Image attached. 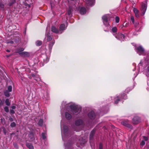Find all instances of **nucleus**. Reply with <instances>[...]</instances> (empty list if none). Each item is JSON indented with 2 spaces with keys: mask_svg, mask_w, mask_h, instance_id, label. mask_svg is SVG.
I'll return each mask as SVG.
<instances>
[{
  "mask_svg": "<svg viewBox=\"0 0 149 149\" xmlns=\"http://www.w3.org/2000/svg\"><path fill=\"white\" fill-rule=\"evenodd\" d=\"M70 107L71 109L72 113L74 115L77 114V113L80 112L81 110V108L80 107L74 104L70 105Z\"/></svg>",
  "mask_w": 149,
  "mask_h": 149,
  "instance_id": "f257e3e1",
  "label": "nucleus"
},
{
  "mask_svg": "<svg viewBox=\"0 0 149 149\" xmlns=\"http://www.w3.org/2000/svg\"><path fill=\"white\" fill-rule=\"evenodd\" d=\"M109 17V15H106L102 17V19L103 20V23L106 26L109 25L108 22V19Z\"/></svg>",
  "mask_w": 149,
  "mask_h": 149,
  "instance_id": "f03ea898",
  "label": "nucleus"
},
{
  "mask_svg": "<svg viewBox=\"0 0 149 149\" xmlns=\"http://www.w3.org/2000/svg\"><path fill=\"white\" fill-rule=\"evenodd\" d=\"M120 97H121V99H126L127 96L126 94H123V95H120V96H117L116 97L115 99V104H117L118 103V101L120 100L119 98Z\"/></svg>",
  "mask_w": 149,
  "mask_h": 149,
  "instance_id": "7ed1b4c3",
  "label": "nucleus"
},
{
  "mask_svg": "<svg viewBox=\"0 0 149 149\" xmlns=\"http://www.w3.org/2000/svg\"><path fill=\"white\" fill-rule=\"evenodd\" d=\"M137 53L139 55H143L145 51L144 49L141 46H139L137 48Z\"/></svg>",
  "mask_w": 149,
  "mask_h": 149,
  "instance_id": "20e7f679",
  "label": "nucleus"
},
{
  "mask_svg": "<svg viewBox=\"0 0 149 149\" xmlns=\"http://www.w3.org/2000/svg\"><path fill=\"white\" fill-rule=\"evenodd\" d=\"M67 130L68 127L67 126L65 125L61 126V134L63 139V134H65V133L66 132Z\"/></svg>",
  "mask_w": 149,
  "mask_h": 149,
  "instance_id": "39448f33",
  "label": "nucleus"
},
{
  "mask_svg": "<svg viewBox=\"0 0 149 149\" xmlns=\"http://www.w3.org/2000/svg\"><path fill=\"white\" fill-rule=\"evenodd\" d=\"M147 9V5L146 4H143L141 6V11L142 12V15H144Z\"/></svg>",
  "mask_w": 149,
  "mask_h": 149,
  "instance_id": "423d86ee",
  "label": "nucleus"
},
{
  "mask_svg": "<svg viewBox=\"0 0 149 149\" xmlns=\"http://www.w3.org/2000/svg\"><path fill=\"white\" fill-rule=\"evenodd\" d=\"M121 124L129 128H131L132 127V126L129 124L127 121H124L121 122Z\"/></svg>",
  "mask_w": 149,
  "mask_h": 149,
  "instance_id": "0eeeda50",
  "label": "nucleus"
},
{
  "mask_svg": "<svg viewBox=\"0 0 149 149\" xmlns=\"http://www.w3.org/2000/svg\"><path fill=\"white\" fill-rule=\"evenodd\" d=\"M66 28L64 24H61L59 27V33H61Z\"/></svg>",
  "mask_w": 149,
  "mask_h": 149,
  "instance_id": "6e6552de",
  "label": "nucleus"
},
{
  "mask_svg": "<svg viewBox=\"0 0 149 149\" xmlns=\"http://www.w3.org/2000/svg\"><path fill=\"white\" fill-rule=\"evenodd\" d=\"M85 1L87 5L92 6L94 4L95 1L94 0H85Z\"/></svg>",
  "mask_w": 149,
  "mask_h": 149,
  "instance_id": "1a4fd4ad",
  "label": "nucleus"
},
{
  "mask_svg": "<svg viewBox=\"0 0 149 149\" xmlns=\"http://www.w3.org/2000/svg\"><path fill=\"white\" fill-rule=\"evenodd\" d=\"M88 116L91 119H93L95 117V114L93 111H91L88 114Z\"/></svg>",
  "mask_w": 149,
  "mask_h": 149,
  "instance_id": "9d476101",
  "label": "nucleus"
},
{
  "mask_svg": "<svg viewBox=\"0 0 149 149\" xmlns=\"http://www.w3.org/2000/svg\"><path fill=\"white\" fill-rule=\"evenodd\" d=\"M115 37L118 39L121 40L125 38V36L121 33H118L117 34V36H115Z\"/></svg>",
  "mask_w": 149,
  "mask_h": 149,
  "instance_id": "9b49d317",
  "label": "nucleus"
},
{
  "mask_svg": "<svg viewBox=\"0 0 149 149\" xmlns=\"http://www.w3.org/2000/svg\"><path fill=\"white\" fill-rule=\"evenodd\" d=\"M133 123L137 124L139 122V118L137 117H134L132 121Z\"/></svg>",
  "mask_w": 149,
  "mask_h": 149,
  "instance_id": "f8f14e48",
  "label": "nucleus"
},
{
  "mask_svg": "<svg viewBox=\"0 0 149 149\" xmlns=\"http://www.w3.org/2000/svg\"><path fill=\"white\" fill-rule=\"evenodd\" d=\"M51 30L52 32H53L54 33H59V31L58 30V29H56V28L54 26H52V27L51 28Z\"/></svg>",
  "mask_w": 149,
  "mask_h": 149,
  "instance_id": "ddd939ff",
  "label": "nucleus"
},
{
  "mask_svg": "<svg viewBox=\"0 0 149 149\" xmlns=\"http://www.w3.org/2000/svg\"><path fill=\"white\" fill-rule=\"evenodd\" d=\"M80 12L81 14H84L86 12V10L84 7H81L80 8Z\"/></svg>",
  "mask_w": 149,
  "mask_h": 149,
  "instance_id": "4468645a",
  "label": "nucleus"
},
{
  "mask_svg": "<svg viewBox=\"0 0 149 149\" xmlns=\"http://www.w3.org/2000/svg\"><path fill=\"white\" fill-rule=\"evenodd\" d=\"M83 123V121L81 120H79L75 122V125L77 126H79L81 125Z\"/></svg>",
  "mask_w": 149,
  "mask_h": 149,
  "instance_id": "2eb2a0df",
  "label": "nucleus"
},
{
  "mask_svg": "<svg viewBox=\"0 0 149 149\" xmlns=\"http://www.w3.org/2000/svg\"><path fill=\"white\" fill-rule=\"evenodd\" d=\"M19 55L22 56H29V54L26 52H23L19 53Z\"/></svg>",
  "mask_w": 149,
  "mask_h": 149,
  "instance_id": "dca6fc26",
  "label": "nucleus"
},
{
  "mask_svg": "<svg viewBox=\"0 0 149 149\" xmlns=\"http://www.w3.org/2000/svg\"><path fill=\"white\" fill-rule=\"evenodd\" d=\"M95 133V131L94 130H93L90 133V141L92 139V138L94 136V135Z\"/></svg>",
  "mask_w": 149,
  "mask_h": 149,
  "instance_id": "f3484780",
  "label": "nucleus"
},
{
  "mask_svg": "<svg viewBox=\"0 0 149 149\" xmlns=\"http://www.w3.org/2000/svg\"><path fill=\"white\" fill-rule=\"evenodd\" d=\"M49 34H47L46 33L45 34V38H47V40L48 41H50L52 39V38L50 36Z\"/></svg>",
  "mask_w": 149,
  "mask_h": 149,
  "instance_id": "a211bd4d",
  "label": "nucleus"
},
{
  "mask_svg": "<svg viewBox=\"0 0 149 149\" xmlns=\"http://www.w3.org/2000/svg\"><path fill=\"white\" fill-rule=\"evenodd\" d=\"M65 116L66 118L68 120L70 119L71 118V116L69 113L66 112L65 113Z\"/></svg>",
  "mask_w": 149,
  "mask_h": 149,
  "instance_id": "6ab92c4d",
  "label": "nucleus"
},
{
  "mask_svg": "<svg viewBox=\"0 0 149 149\" xmlns=\"http://www.w3.org/2000/svg\"><path fill=\"white\" fill-rule=\"evenodd\" d=\"M145 74L147 77H149V66L146 70Z\"/></svg>",
  "mask_w": 149,
  "mask_h": 149,
  "instance_id": "aec40b11",
  "label": "nucleus"
},
{
  "mask_svg": "<svg viewBox=\"0 0 149 149\" xmlns=\"http://www.w3.org/2000/svg\"><path fill=\"white\" fill-rule=\"evenodd\" d=\"M26 146L29 149H34V148L31 144L27 143H26Z\"/></svg>",
  "mask_w": 149,
  "mask_h": 149,
  "instance_id": "412c9836",
  "label": "nucleus"
},
{
  "mask_svg": "<svg viewBox=\"0 0 149 149\" xmlns=\"http://www.w3.org/2000/svg\"><path fill=\"white\" fill-rule=\"evenodd\" d=\"M54 43V41H52V42H50L49 44V48L50 50H51L52 49V46Z\"/></svg>",
  "mask_w": 149,
  "mask_h": 149,
  "instance_id": "4be33fe9",
  "label": "nucleus"
},
{
  "mask_svg": "<svg viewBox=\"0 0 149 149\" xmlns=\"http://www.w3.org/2000/svg\"><path fill=\"white\" fill-rule=\"evenodd\" d=\"M43 123V121L42 120L40 119L39 121V122H38V125L40 126H41L42 125Z\"/></svg>",
  "mask_w": 149,
  "mask_h": 149,
  "instance_id": "5701e85b",
  "label": "nucleus"
},
{
  "mask_svg": "<svg viewBox=\"0 0 149 149\" xmlns=\"http://www.w3.org/2000/svg\"><path fill=\"white\" fill-rule=\"evenodd\" d=\"M36 45L38 46H40L42 44V42L39 40H38L36 41Z\"/></svg>",
  "mask_w": 149,
  "mask_h": 149,
  "instance_id": "b1692460",
  "label": "nucleus"
},
{
  "mask_svg": "<svg viewBox=\"0 0 149 149\" xmlns=\"http://www.w3.org/2000/svg\"><path fill=\"white\" fill-rule=\"evenodd\" d=\"M42 139H45L46 138V134L45 133H42Z\"/></svg>",
  "mask_w": 149,
  "mask_h": 149,
  "instance_id": "393cba45",
  "label": "nucleus"
},
{
  "mask_svg": "<svg viewBox=\"0 0 149 149\" xmlns=\"http://www.w3.org/2000/svg\"><path fill=\"white\" fill-rule=\"evenodd\" d=\"M4 95L5 96L7 97H9L10 96V94L9 93L8 91V92L7 91H6L4 92Z\"/></svg>",
  "mask_w": 149,
  "mask_h": 149,
  "instance_id": "a878e982",
  "label": "nucleus"
},
{
  "mask_svg": "<svg viewBox=\"0 0 149 149\" xmlns=\"http://www.w3.org/2000/svg\"><path fill=\"white\" fill-rule=\"evenodd\" d=\"M5 103L7 106H9L10 105V103L9 101V100L8 99H6L5 101Z\"/></svg>",
  "mask_w": 149,
  "mask_h": 149,
  "instance_id": "bb28decb",
  "label": "nucleus"
},
{
  "mask_svg": "<svg viewBox=\"0 0 149 149\" xmlns=\"http://www.w3.org/2000/svg\"><path fill=\"white\" fill-rule=\"evenodd\" d=\"M12 91V87L11 86H9L8 87V92H10Z\"/></svg>",
  "mask_w": 149,
  "mask_h": 149,
  "instance_id": "cd10ccee",
  "label": "nucleus"
},
{
  "mask_svg": "<svg viewBox=\"0 0 149 149\" xmlns=\"http://www.w3.org/2000/svg\"><path fill=\"white\" fill-rule=\"evenodd\" d=\"M112 30L113 32L115 33L117 31V29L116 27H114L112 28Z\"/></svg>",
  "mask_w": 149,
  "mask_h": 149,
  "instance_id": "c85d7f7f",
  "label": "nucleus"
},
{
  "mask_svg": "<svg viewBox=\"0 0 149 149\" xmlns=\"http://www.w3.org/2000/svg\"><path fill=\"white\" fill-rule=\"evenodd\" d=\"M5 111L6 112H9V109L8 107H6L4 108Z\"/></svg>",
  "mask_w": 149,
  "mask_h": 149,
  "instance_id": "c756f323",
  "label": "nucleus"
},
{
  "mask_svg": "<svg viewBox=\"0 0 149 149\" xmlns=\"http://www.w3.org/2000/svg\"><path fill=\"white\" fill-rule=\"evenodd\" d=\"M116 22V23H118L119 22V18L118 17H116L115 18Z\"/></svg>",
  "mask_w": 149,
  "mask_h": 149,
  "instance_id": "7c9ffc66",
  "label": "nucleus"
},
{
  "mask_svg": "<svg viewBox=\"0 0 149 149\" xmlns=\"http://www.w3.org/2000/svg\"><path fill=\"white\" fill-rule=\"evenodd\" d=\"M15 126L16 124L14 122L10 124V126L12 127H15Z\"/></svg>",
  "mask_w": 149,
  "mask_h": 149,
  "instance_id": "2f4dec72",
  "label": "nucleus"
},
{
  "mask_svg": "<svg viewBox=\"0 0 149 149\" xmlns=\"http://www.w3.org/2000/svg\"><path fill=\"white\" fill-rule=\"evenodd\" d=\"M131 19L132 22L134 24V18L133 16H131Z\"/></svg>",
  "mask_w": 149,
  "mask_h": 149,
  "instance_id": "473e14b6",
  "label": "nucleus"
},
{
  "mask_svg": "<svg viewBox=\"0 0 149 149\" xmlns=\"http://www.w3.org/2000/svg\"><path fill=\"white\" fill-rule=\"evenodd\" d=\"M134 11L135 14L139 13L138 10L136 8H134Z\"/></svg>",
  "mask_w": 149,
  "mask_h": 149,
  "instance_id": "72a5a7b5",
  "label": "nucleus"
},
{
  "mask_svg": "<svg viewBox=\"0 0 149 149\" xmlns=\"http://www.w3.org/2000/svg\"><path fill=\"white\" fill-rule=\"evenodd\" d=\"M68 14L69 15H70L72 13V11L70 9H69L68 11Z\"/></svg>",
  "mask_w": 149,
  "mask_h": 149,
  "instance_id": "f704fd0d",
  "label": "nucleus"
},
{
  "mask_svg": "<svg viewBox=\"0 0 149 149\" xmlns=\"http://www.w3.org/2000/svg\"><path fill=\"white\" fill-rule=\"evenodd\" d=\"M128 23H126L125 25H122V27H126L128 26Z\"/></svg>",
  "mask_w": 149,
  "mask_h": 149,
  "instance_id": "c9c22d12",
  "label": "nucleus"
},
{
  "mask_svg": "<svg viewBox=\"0 0 149 149\" xmlns=\"http://www.w3.org/2000/svg\"><path fill=\"white\" fill-rule=\"evenodd\" d=\"M15 0H13V1H12V2L11 3H10L9 4V6H11L13 4H14L15 3Z\"/></svg>",
  "mask_w": 149,
  "mask_h": 149,
  "instance_id": "e433bc0d",
  "label": "nucleus"
},
{
  "mask_svg": "<svg viewBox=\"0 0 149 149\" xmlns=\"http://www.w3.org/2000/svg\"><path fill=\"white\" fill-rule=\"evenodd\" d=\"M145 144V142L144 141H142L141 143V145L142 146H144Z\"/></svg>",
  "mask_w": 149,
  "mask_h": 149,
  "instance_id": "4c0bfd02",
  "label": "nucleus"
},
{
  "mask_svg": "<svg viewBox=\"0 0 149 149\" xmlns=\"http://www.w3.org/2000/svg\"><path fill=\"white\" fill-rule=\"evenodd\" d=\"M24 50L23 48H21L19 49L18 50V52H20L23 51Z\"/></svg>",
  "mask_w": 149,
  "mask_h": 149,
  "instance_id": "58836bf2",
  "label": "nucleus"
},
{
  "mask_svg": "<svg viewBox=\"0 0 149 149\" xmlns=\"http://www.w3.org/2000/svg\"><path fill=\"white\" fill-rule=\"evenodd\" d=\"M4 7V5L1 3H0V8H3Z\"/></svg>",
  "mask_w": 149,
  "mask_h": 149,
  "instance_id": "ea45409f",
  "label": "nucleus"
},
{
  "mask_svg": "<svg viewBox=\"0 0 149 149\" xmlns=\"http://www.w3.org/2000/svg\"><path fill=\"white\" fill-rule=\"evenodd\" d=\"M102 149V144L100 143V144L99 146V149Z\"/></svg>",
  "mask_w": 149,
  "mask_h": 149,
  "instance_id": "a19ab883",
  "label": "nucleus"
},
{
  "mask_svg": "<svg viewBox=\"0 0 149 149\" xmlns=\"http://www.w3.org/2000/svg\"><path fill=\"white\" fill-rule=\"evenodd\" d=\"M10 112L12 114H14L15 113V111L13 110H11Z\"/></svg>",
  "mask_w": 149,
  "mask_h": 149,
  "instance_id": "79ce46f5",
  "label": "nucleus"
},
{
  "mask_svg": "<svg viewBox=\"0 0 149 149\" xmlns=\"http://www.w3.org/2000/svg\"><path fill=\"white\" fill-rule=\"evenodd\" d=\"M11 108L12 109H15L16 108V107L15 106H12L11 107Z\"/></svg>",
  "mask_w": 149,
  "mask_h": 149,
  "instance_id": "37998d69",
  "label": "nucleus"
},
{
  "mask_svg": "<svg viewBox=\"0 0 149 149\" xmlns=\"http://www.w3.org/2000/svg\"><path fill=\"white\" fill-rule=\"evenodd\" d=\"M136 15V17L138 18L139 17V13L137 14H135Z\"/></svg>",
  "mask_w": 149,
  "mask_h": 149,
  "instance_id": "c03bdc74",
  "label": "nucleus"
},
{
  "mask_svg": "<svg viewBox=\"0 0 149 149\" xmlns=\"http://www.w3.org/2000/svg\"><path fill=\"white\" fill-rule=\"evenodd\" d=\"M3 105V103L2 101L0 99V106H1Z\"/></svg>",
  "mask_w": 149,
  "mask_h": 149,
  "instance_id": "a18cd8bd",
  "label": "nucleus"
},
{
  "mask_svg": "<svg viewBox=\"0 0 149 149\" xmlns=\"http://www.w3.org/2000/svg\"><path fill=\"white\" fill-rule=\"evenodd\" d=\"M7 44H8V43L13 44V41H10L9 42H7Z\"/></svg>",
  "mask_w": 149,
  "mask_h": 149,
  "instance_id": "49530a36",
  "label": "nucleus"
},
{
  "mask_svg": "<svg viewBox=\"0 0 149 149\" xmlns=\"http://www.w3.org/2000/svg\"><path fill=\"white\" fill-rule=\"evenodd\" d=\"M143 138H144V139L145 140V141H147L148 140V138L147 137H143Z\"/></svg>",
  "mask_w": 149,
  "mask_h": 149,
  "instance_id": "de8ad7c7",
  "label": "nucleus"
},
{
  "mask_svg": "<svg viewBox=\"0 0 149 149\" xmlns=\"http://www.w3.org/2000/svg\"><path fill=\"white\" fill-rule=\"evenodd\" d=\"M6 51L8 52H10V50H8V49H7L6 50Z\"/></svg>",
  "mask_w": 149,
  "mask_h": 149,
  "instance_id": "09e8293b",
  "label": "nucleus"
},
{
  "mask_svg": "<svg viewBox=\"0 0 149 149\" xmlns=\"http://www.w3.org/2000/svg\"><path fill=\"white\" fill-rule=\"evenodd\" d=\"M138 24V23H136V25H135V27H136L137 26V25Z\"/></svg>",
  "mask_w": 149,
  "mask_h": 149,
  "instance_id": "8fccbe9b",
  "label": "nucleus"
},
{
  "mask_svg": "<svg viewBox=\"0 0 149 149\" xmlns=\"http://www.w3.org/2000/svg\"><path fill=\"white\" fill-rule=\"evenodd\" d=\"M32 76L33 77H34L35 76V75L34 74H32Z\"/></svg>",
  "mask_w": 149,
  "mask_h": 149,
  "instance_id": "3c124183",
  "label": "nucleus"
},
{
  "mask_svg": "<svg viewBox=\"0 0 149 149\" xmlns=\"http://www.w3.org/2000/svg\"><path fill=\"white\" fill-rule=\"evenodd\" d=\"M4 133L5 134H6V131L5 130H4Z\"/></svg>",
  "mask_w": 149,
  "mask_h": 149,
  "instance_id": "603ef678",
  "label": "nucleus"
},
{
  "mask_svg": "<svg viewBox=\"0 0 149 149\" xmlns=\"http://www.w3.org/2000/svg\"><path fill=\"white\" fill-rule=\"evenodd\" d=\"M122 26H121L120 27H121V28H122L123 27H122Z\"/></svg>",
  "mask_w": 149,
  "mask_h": 149,
  "instance_id": "864d4df0",
  "label": "nucleus"
},
{
  "mask_svg": "<svg viewBox=\"0 0 149 149\" xmlns=\"http://www.w3.org/2000/svg\"><path fill=\"white\" fill-rule=\"evenodd\" d=\"M29 78L30 79H31V77H29Z\"/></svg>",
  "mask_w": 149,
  "mask_h": 149,
  "instance_id": "5fc2aeb1",
  "label": "nucleus"
},
{
  "mask_svg": "<svg viewBox=\"0 0 149 149\" xmlns=\"http://www.w3.org/2000/svg\"><path fill=\"white\" fill-rule=\"evenodd\" d=\"M7 57H9V56H7Z\"/></svg>",
  "mask_w": 149,
  "mask_h": 149,
  "instance_id": "6e6d98bb",
  "label": "nucleus"
},
{
  "mask_svg": "<svg viewBox=\"0 0 149 149\" xmlns=\"http://www.w3.org/2000/svg\"><path fill=\"white\" fill-rule=\"evenodd\" d=\"M35 80H36L37 81V79H35Z\"/></svg>",
  "mask_w": 149,
  "mask_h": 149,
  "instance_id": "4d7b16f0",
  "label": "nucleus"
},
{
  "mask_svg": "<svg viewBox=\"0 0 149 149\" xmlns=\"http://www.w3.org/2000/svg\"><path fill=\"white\" fill-rule=\"evenodd\" d=\"M86 142V141H84V143Z\"/></svg>",
  "mask_w": 149,
  "mask_h": 149,
  "instance_id": "13d9d810",
  "label": "nucleus"
}]
</instances>
